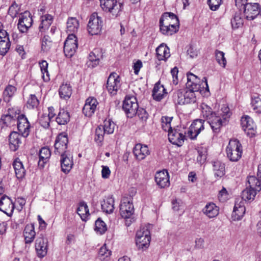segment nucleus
Listing matches in <instances>:
<instances>
[{
    "mask_svg": "<svg viewBox=\"0 0 261 261\" xmlns=\"http://www.w3.org/2000/svg\"><path fill=\"white\" fill-rule=\"evenodd\" d=\"M231 115L229 108L226 105H223L221 110L215 112L207 120L213 130L218 133L221 127L226 124Z\"/></svg>",
    "mask_w": 261,
    "mask_h": 261,
    "instance_id": "obj_1",
    "label": "nucleus"
},
{
    "mask_svg": "<svg viewBox=\"0 0 261 261\" xmlns=\"http://www.w3.org/2000/svg\"><path fill=\"white\" fill-rule=\"evenodd\" d=\"M119 207L120 215L125 220L126 225L129 226L135 220L132 217L134 213L132 198L131 197H123Z\"/></svg>",
    "mask_w": 261,
    "mask_h": 261,
    "instance_id": "obj_2",
    "label": "nucleus"
},
{
    "mask_svg": "<svg viewBox=\"0 0 261 261\" xmlns=\"http://www.w3.org/2000/svg\"><path fill=\"white\" fill-rule=\"evenodd\" d=\"M227 158L231 162H237L241 158L243 149L241 143L237 139H231L226 148Z\"/></svg>",
    "mask_w": 261,
    "mask_h": 261,
    "instance_id": "obj_3",
    "label": "nucleus"
},
{
    "mask_svg": "<svg viewBox=\"0 0 261 261\" xmlns=\"http://www.w3.org/2000/svg\"><path fill=\"white\" fill-rule=\"evenodd\" d=\"M151 237L150 231L147 227H141L137 231L136 244L139 249L145 250L150 245Z\"/></svg>",
    "mask_w": 261,
    "mask_h": 261,
    "instance_id": "obj_4",
    "label": "nucleus"
},
{
    "mask_svg": "<svg viewBox=\"0 0 261 261\" xmlns=\"http://www.w3.org/2000/svg\"><path fill=\"white\" fill-rule=\"evenodd\" d=\"M138 108L136 97L134 95H127L123 100L122 109L127 117L133 118L136 116Z\"/></svg>",
    "mask_w": 261,
    "mask_h": 261,
    "instance_id": "obj_5",
    "label": "nucleus"
},
{
    "mask_svg": "<svg viewBox=\"0 0 261 261\" xmlns=\"http://www.w3.org/2000/svg\"><path fill=\"white\" fill-rule=\"evenodd\" d=\"M100 3L102 9L109 13L112 18L118 17L122 11V4H117L116 0H107Z\"/></svg>",
    "mask_w": 261,
    "mask_h": 261,
    "instance_id": "obj_6",
    "label": "nucleus"
},
{
    "mask_svg": "<svg viewBox=\"0 0 261 261\" xmlns=\"http://www.w3.org/2000/svg\"><path fill=\"white\" fill-rule=\"evenodd\" d=\"M102 26L101 18L97 13H93L90 16L88 23L87 29L89 33L91 35L98 34L101 30Z\"/></svg>",
    "mask_w": 261,
    "mask_h": 261,
    "instance_id": "obj_7",
    "label": "nucleus"
},
{
    "mask_svg": "<svg viewBox=\"0 0 261 261\" xmlns=\"http://www.w3.org/2000/svg\"><path fill=\"white\" fill-rule=\"evenodd\" d=\"M68 143L67 134L65 132H62L57 137L55 146V153L56 154H61L69 152L67 150Z\"/></svg>",
    "mask_w": 261,
    "mask_h": 261,
    "instance_id": "obj_8",
    "label": "nucleus"
},
{
    "mask_svg": "<svg viewBox=\"0 0 261 261\" xmlns=\"http://www.w3.org/2000/svg\"><path fill=\"white\" fill-rule=\"evenodd\" d=\"M77 40L74 34H69L64 42V52L66 57H71L77 48Z\"/></svg>",
    "mask_w": 261,
    "mask_h": 261,
    "instance_id": "obj_9",
    "label": "nucleus"
},
{
    "mask_svg": "<svg viewBox=\"0 0 261 261\" xmlns=\"http://www.w3.org/2000/svg\"><path fill=\"white\" fill-rule=\"evenodd\" d=\"M107 89L112 95H116L120 88L119 76L115 72L111 73L107 80Z\"/></svg>",
    "mask_w": 261,
    "mask_h": 261,
    "instance_id": "obj_10",
    "label": "nucleus"
},
{
    "mask_svg": "<svg viewBox=\"0 0 261 261\" xmlns=\"http://www.w3.org/2000/svg\"><path fill=\"white\" fill-rule=\"evenodd\" d=\"M241 124L243 129L249 137L255 135L256 126L252 119L248 115H245L241 118Z\"/></svg>",
    "mask_w": 261,
    "mask_h": 261,
    "instance_id": "obj_11",
    "label": "nucleus"
},
{
    "mask_svg": "<svg viewBox=\"0 0 261 261\" xmlns=\"http://www.w3.org/2000/svg\"><path fill=\"white\" fill-rule=\"evenodd\" d=\"M17 128L22 136L27 137L30 134V124L28 119L23 114H20L19 111L17 116L16 121Z\"/></svg>",
    "mask_w": 261,
    "mask_h": 261,
    "instance_id": "obj_12",
    "label": "nucleus"
},
{
    "mask_svg": "<svg viewBox=\"0 0 261 261\" xmlns=\"http://www.w3.org/2000/svg\"><path fill=\"white\" fill-rule=\"evenodd\" d=\"M33 19L31 14L28 11H25L20 14L17 24V27L21 33L27 32L28 29L32 26Z\"/></svg>",
    "mask_w": 261,
    "mask_h": 261,
    "instance_id": "obj_13",
    "label": "nucleus"
},
{
    "mask_svg": "<svg viewBox=\"0 0 261 261\" xmlns=\"http://www.w3.org/2000/svg\"><path fill=\"white\" fill-rule=\"evenodd\" d=\"M242 6H244V14L248 20L254 19L259 13V4L258 3H245Z\"/></svg>",
    "mask_w": 261,
    "mask_h": 261,
    "instance_id": "obj_14",
    "label": "nucleus"
},
{
    "mask_svg": "<svg viewBox=\"0 0 261 261\" xmlns=\"http://www.w3.org/2000/svg\"><path fill=\"white\" fill-rule=\"evenodd\" d=\"M204 121L201 119L195 120L188 130V136L191 139H196L201 131L204 129Z\"/></svg>",
    "mask_w": 261,
    "mask_h": 261,
    "instance_id": "obj_15",
    "label": "nucleus"
},
{
    "mask_svg": "<svg viewBox=\"0 0 261 261\" xmlns=\"http://www.w3.org/2000/svg\"><path fill=\"white\" fill-rule=\"evenodd\" d=\"M17 115L18 113L16 110H14L13 109H9L8 113L2 115L1 117L0 123L2 127L14 125L16 121Z\"/></svg>",
    "mask_w": 261,
    "mask_h": 261,
    "instance_id": "obj_16",
    "label": "nucleus"
},
{
    "mask_svg": "<svg viewBox=\"0 0 261 261\" xmlns=\"http://www.w3.org/2000/svg\"><path fill=\"white\" fill-rule=\"evenodd\" d=\"M35 249L37 256L40 258L44 257L47 252V240L42 236L37 238L35 242Z\"/></svg>",
    "mask_w": 261,
    "mask_h": 261,
    "instance_id": "obj_17",
    "label": "nucleus"
},
{
    "mask_svg": "<svg viewBox=\"0 0 261 261\" xmlns=\"http://www.w3.org/2000/svg\"><path fill=\"white\" fill-rule=\"evenodd\" d=\"M160 24H164L169 26H175L179 28V21L177 16L171 12H165L160 19Z\"/></svg>",
    "mask_w": 261,
    "mask_h": 261,
    "instance_id": "obj_18",
    "label": "nucleus"
},
{
    "mask_svg": "<svg viewBox=\"0 0 261 261\" xmlns=\"http://www.w3.org/2000/svg\"><path fill=\"white\" fill-rule=\"evenodd\" d=\"M14 209V204L12 200L7 196L3 195L0 200V211L10 216Z\"/></svg>",
    "mask_w": 261,
    "mask_h": 261,
    "instance_id": "obj_19",
    "label": "nucleus"
},
{
    "mask_svg": "<svg viewBox=\"0 0 261 261\" xmlns=\"http://www.w3.org/2000/svg\"><path fill=\"white\" fill-rule=\"evenodd\" d=\"M98 102L94 97L88 98L83 108V112L87 117H91L95 112Z\"/></svg>",
    "mask_w": 261,
    "mask_h": 261,
    "instance_id": "obj_20",
    "label": "nucleus"
},
{
    "mask_svg": "<svg viewBox=\"0 0 261 261\" xmlns=\"http://www.w3.org/2000/svg\"><path fill=\"white\" fill-rule=\"evenodd\" d=\"M185 136L176 129H171L168 133L169 141L173 144L181 146L184 143Z\"/></svg>",
    "mask_w": 261,
    "mask_h": 261,
    "instance_id": "obj_21",
    "label": "nucleus"
},
{
    "mask_svg": "<svg viewBox=\"0 0 261 261\" xmlns=\"http://www.w3.org/2000/svg\"><path fill=\"white\" fill-rule=\"evenodd\" d=\"M156 184L161 188L167 187L170 185L168 173L166 170L159 171L155 175Z\"/></svg>",
    "mask_w": 261,
    "mask_h": 261,
    "instance_id": "obj_22",
    "label": "nucleus"
},
{
    "mask_svg": "<svg viewBox=\"0 0 261 261\" xmlns=\"http://www.w3.org/2000/svg\"><path fill=\"white\" fill-rule=\"evenodd\" d=\"M61 155V166L62 171L65 173H68L71 169L73 165L72 157L69 152L60 154Z\"/></svg>",
    "mask_w": 261,
    "mask_h": 261,
    "instance_id": "obj_23",
    "label": "nucleus"
},
{
    "mask_svg": "<svg viewBox=\"0 0 261 261\" xmlns=\"http://www.w3.org/2000/svg\"><path fill=\"white\" fill-rule=\"evenodd\" d=\"M167 94L166 89L160 82H158L154 86L152 96L153 99L156 101H160L163 99Z\"/></svg>",
    "mask_w": 261,
    "mask_h": 261,
    "instance_id": "obj_24",
    "label": "nucleus"
},
{
    "mask_svg": "<svg viewBox=\"0 0 261 261\" xmlns=\"http://www.w3.org/2000/svg\"><path fill=\"white\" fill-rule=\"evenodd\" d=\"M133 153L137 160H142L150 154V151L147 145L139 143L134 147Z\"/></svg>",
    "mask_w": 261,
    "mask_h": 261,
    "instance_id": "obj_25",
    "label": "nucleus"
},
{
    "mask_svg": "<svg viewBox=\"0 0 261 261\" xmlns=\"http://www.w3.org/2000/svg\"><path fill=\"white\" fill-rule=\"evenodd\" d=\"M245 213V207L243 201H240L239 203L236 202L232 213V218L234 221L241 220L244 216Z\"/></svg>",
    "mask_w": 261,
    "mask_h": 261,
    "instance_id": "obj_26",
    "label": "nucleus"
},
{
    "mask_svg": "<svg viewBox=\"0 0 261 261\" xmlns=\"http://www.w3.org/2000/svg\"><path fill=\"white\" fill-rule=\"evenodd\" d=\"M21 137L16 132H12L9 135V142L10 148L11 150L15 151L18 149L21 144Z\"/></svg>",
    "mask_w": 261,
    "mask_h": 261,
    "instance_id": "obj_27",
    "label": "nucleus"
},
{
    "mask_svg": "<svg viewBox=\"0 0 261 261\" xmlns=\"http://www.w3.org/2000/svg\"><path fill=\"white\" fill-rule=\"evenodd\" d=\"M114 198L112 195L106 197L101 202V209L107 214H111L114 210Z\"/></svg>",
    "mask_w": 261,
    "mask_h": 261,
    "instance_id": "obj_28",
    "label": "nucleus"
},
{
    "mask_svg": "<svg viewBox=\"0 0 261 261\" xmlns=\"http://www.w3.org/2000/svg\"><path fill=\"white\" fill-rule=\"evenodd\" d=\"M219 208L214 203L210 202L206 204L202 212L210 218L216 217L219 214Z\"/></svg>",
    "mask_w": 261,
    "mask_h": 261,
    "instance_id": "obj_29",
    "label": "nucleus"
},
{
    "mask_svg": "<svg viewBox=\"0 0 261 261\" xmlns=\"http://www.w3.org/2000/svg\"><path fill=\"white\" fill-rule=\"evenodd\" d=\"M194 86V88L190 87V88H188L186 87L184 89L186 104L194 103L196 101L195 92H198L200 89H198L196 85Z\"/></svg>",
    "mask_w": 261,
    "mask_h": 261,
    "instance_id": "obj_30",
    "label": "nucleus"
},
{
    "mask_svg": "<svg viewBox=\"0 0 261 261\" xmlns=\"http://www.w3.org/2000/svg\"><path fill=\"white\" fill-rule=\"evenodd\" d=\"M23 235L26 244L31 243L33 241L36 235L34 224H30L25 226Z\"/></svg>",
    "mask_w": 261,
    "mask_h": 261,
    "instance_id": "obj_31",
    "label": "nucleus"
},
{
    "mask_svg": "<svg viewBox=\"0 0 261 261\" xmlns=\"http://www.w3.org/2000/svg\"><path fill=\"white\" fill-rule=\"evenodd\" d=\"M51 152L48 147H42L39 151L38 166L44 167V165L48 161Z\"/></svg>",
    "mask_w": 261,
    "mask_h": 261,
    "instance_id": "obj_32",
    "label": "nucleus"
},
{
    "mask_svg": "<svg viewBox=\"0 0 261 261\" xmlns=\"http://www.w3.org/2000/svg\"><path fill=\"white\" fill-rule=\"evenodd\" d=\"M156 54L160 61H165L170 56L169 48L164 44H161L156 48Z\"/></svg>",
    "mask_w": 261,
    "mask_h": 261,
    "instance_id": "obj_33",
    "label": "nucleus"
},
{
    "mask_svg": "<svg viewBox=\"0 0 261 261\" xmlns=\"http://www.w3.org/2000/svg\"><path fill=\"white\" fill-rule=\"evenodd\" d=\"M15 175L18 179H22L25 174V170L22 163L19 159H16L13 163Z\"/></svg>",
    "mask_w": 261,
    "mask_h": 261,
    "instance_id": "obj_34",
    "label": "nucleus"
},
{
    "mask_svg": "<svg viewBox=\"0 0 261 261\" xmlns=\"http://www.w3.org/2000/svg\"><path fill=\"white\" fill-rule=\"evenodd\" d=\"M11 46V42L8 36H0V55H5Z\"/></svg>",
    "mask_w": 261,
    "mask_h": 261,
    "instance_id": "obj_35",
    "label": "nucleus"
},
{
    "mask_svg": "<svg viewBox=\"0 0 261 261\" xmlns=\"http://www.w3.org/2000/svg\"><path fill=\"white\" fill-rule=\"evenodd\" d=\"M53 17L50 14H46L41 17V23L39 29L40 32H44L47 30L53 22Z\"/></svg>",
    "mask_w": 261,
    "mask_h": 261,
    "instance_id": "obj_36",
    "label": "nucleus"
},
{
    "mask_svg": "<svg viewBox=\"0 0 261 261\" xmlns=\"http://www.w3.org/2000/svg\"><path fill=\"white\" fill-rule=\"evenodd\" d=\"M213 166L215 177H221L224 175L225 165L221 161H214L213 162Z\"/></svg>",
    "mask_w": 261,
    "mask_h": 261,
    "instance_id": "obj_37",
    "label": "nucleus"
},
{
    "mask_svg": "<svg viewBox=\"0 0 261 261\" xmlns=\"http://www.w3.org/2000/svg\"><path fill=\"white\" fill-rule=\"evenodd\" d=\"M57 122L59 125H65L70 120L69 113L64 109H61L56 118Z\"/></svg>",
    "mask_w": 261,
    "mask_h": 261,
    "instance_id": "obj_38",
    "label": "nucleus"
},
{
    "mask_svg": "<svg viewBox=\"0 0 261 261\" xmlns=\"http://www.w3.org/2000/svg\"><path fill=\"white\" fill-rule=\"evenodd\" d=\"M173 100L175 105L186 104L184 89H179L174 92L173 95Z\"/></svg>",
    "mask_w": 261,
    "mask_h": 261,
    "instance_id": "obj_39",
    "label": "nucleus"
},
{
    "mask_svg": "<svg viewBox=\"0 0 261 261\" xmlns=\"http://www.w3.org/2000/svg\"><path fill=\"white\" fill-rule=\"evenodd\" d=\"M102 58V54H101V49L99 48H96L90 53L89 56V60L90 62L93 63V65L92 66L94 67L99 64V61Z\"/></svg>",
    "mask_w": 261,
    "mask_h": 261,
    "instance_id": "obj_40",
    "label": "nucleus"
},
{
    "mask_svg": "<svg viewBox=\"0 0 261 261\" xmlns=\"http://www.w3.org/2000/svg\"><path fill=\"white\" fill-rule=\"evenodd\" d=\"M72 91V88L69 84H63L60 87L59 94L61 98L67 99L71 95Z\"/></svg>",
    "mask_w": 261,
    "mask_h": 261,
    "instance_id": "obj_41",
    "label": "nucleus"
},
{
    "mask_svg": "<svg viewBox=\"0 0 261 261\" xmlns=\"http://www.w3.org/2000/svg\"><path fill=\"white\" fill-rule=\"evenodd\" d=\"M79 27V22L74 17L69 18L67 21V32L74 34L76 32Z\"/></svg>",
    "mask_w": 261,
    "mask_h": 261,
    "instance_id": "obj_42",
    "label": "nucleus"
},
{
    "mask_svg": "<svg viewBox=\"0 0 261 261\" xmlns=\"http://www.w3.org/2000/svg\"><path fill=\"white\" fill-rule=\"evenodd\" d=\"M200 79L197 76L192 73H187V82L186 83L187 88H190V87L194 88L196 85L197 86L199 89H200V85L199 83Z\"/></svg>",
    "mask_w": 261,
    "mask_h": 261,
    "instance_id": "obj_43",
    "label": "nucleus"
},
{
    "mask_svg": "<svg viewBox=\"0 0 261 261\" xmlns=\"http://www.w3.org/2000/svg\"><path fill=\"white\" fill-rule=\"evenodd\" d=\"M77 213L82 220L86 221L87 216L89 215L88 207L86 202L82 201L79 203Z\"/></svg>",
    "mask_w": 261,
    "mask_h": 261,
    "instance_id": "obj_44",
    "label": "nucleus"
},
{
    "mask_svg": "<svg viewBox=\"0 0 261 261\" xmlns=\"http://www.w3.org/2000/svg\"><path fill=\"white\" fill-rule=\"evenodd\" d=\"M160 30L164 35L170 36L178 31L179 28L175 26H170L164 24H160Z\"/></svg>",
    "mask_w": 261,
    "mask_h": 261,
    "instance_id": "obj_45",
    "label": "nucleus"
},
{
    "mask_svg": "<svg viewBox=\"0 0 261 261\" xmlns=\"http://www.w3.org/2000/svg\"><path fill=\"white\" fill-rule=\"evenodd\" d=\"M247 181L250 189L256 191H259L260 190L261 182L259 178H257L254 176H249L248 177Z\"/></svg>",
    "mask_w": 261,
    "mask_h": 261,
    "instance_id": "obj_46",
    "label": "nucleus"
},
{
    "mask_svg": "<svg viewBox=\"0 0 261 261\" xmlns=\"http://www.w3.org/2000/svg\"><path fill=\"white\" fill-rule=\"evenodd\" d=\"M16 88L12 85L7 86L3 92L4 100L6 102H9L16 93Z\"/></svg>",
    "mask_w": 261,
    "mask_h": 261,
    "instance_id": "obj_47",
    "label": "nucleus"
},
{
    "mask_svg": "<svg viewBox=\"0 0 261 261\" xmlns=\"http://www.w3.org/2000/svg\"><path fill=\"white\" fill-rule=\"evenodd\" d=\"M256 191L247 187L244 190L241 194L242 198L244 201H250L254 199Z\"/></svg>",
    "mask_w": 261,
    "mask_h": 261,
    "instance_id": "obj_48",
    "label": "nucleus"
},
{
    "mask_svg": "<svg viewBox=\"0 0 261 261\" xmlns=\"http://www.w3.org/2000/svg\"><path fill=\"white\" fill-rule=\"evenodd\" d=\"M198 156L197 161L200 164H203L207 158V148L205 147L200 146L197 148Z\"/></svg>",
    "mask_w": 261,
    "mask_h": 261,
    "instance_id": "obj_49",
    "label": "nucleus"
},
{
    "mask_svg": "<svg viewBox=\"0 0 261 261\" xmlns=\"http://www.w3.org/2000/svg\"><path fill=\"white\" fill-rule=\"evenodd\" d=\"M231 23L232 27L234 29H238L243 24V19L242 14L240 12L236 13L231 19Z\"/></svg>",
    "mask_w": 261,
    "mask_h": 261,
    "instance_id": "obj_50",
    "label": "nucleus"
},
{
    "mask_svg": "<svg viewBox=\"0 0 261 261\" xmlns=\"http://www.w3.org/2000/svg\"><path fill=\"white\" fill-rule=\"evenodd\" d=\"M215 58L219 65L223 68H225L227 61L225 58V53L219 50H216L215 52Z\"/></svg>",
    "mask_w": 261,
    "mask_h": 261,
    "instance_id": "obj_51",
    "label": "nucleus"
},
{
    "mask_svg": "<svg viewBox=\"0 0 261 261\" xmlns=\"http://www.w3.org/2000/svg\"><path fill=\"white\" fill-rule=\"evenodd\" d=\"M111 255V251L104 244L100 248L98 252V257L101 260H107Z\"/></svg>",
    "mask_w": 261,
    "mask_h": 261,
    "instance_id": "obj_52",
    "label": "nucleus"
},
{
    "mask_svg": "<svg viewBox=\"0 0 261 261\" xmlns=\"http://www.w3.org/2000/svg\"><path fill=\"white\" fill-rule=\"evenodd\" d=\"M94 230L100 234H103L107 230L106 224L100 218L95 221Z\"/></svg>",
    "mask_w": 261,
    "mask_h": 261,
    "instance_id": "obj_53",
    "label": "nucleus"
},
{
    "mask_svg": "<svg viewBox=\"0 0 261 261\" xmlns=\"http://www.w3.org/2000/svg\"><path fill=\"white\" fill-rule=\"evenodd\" d=\"M103 130L106 132L107 134H111L114 133L115 124L114 122L111 121V120H106L103 122V125H101Z\"/></svg>",
    "mask_w": 261,
    "mask_h": 261,
    "instance_id": "obj_54",
    "label": "nucleus"
},
{
    "mask_svg": "<svg viewBox=\"0 0 261 261\" xmlns=\"http://www.w3.org/2000/svg\"><path fill=\"white\" fill-rule=\"evenodd\" d=\"M106 132L103 130L101 126H98L95 130V141L99 145L101 144L103 140L104 135Z\"/></svg>",
    "mask_w": 261,
    "mask_h": 261,
    "instance_id": "obj_55",
    "label": "nucleus"
},
{
    "mask_svg": "<svg viewBox=\"0 0 261 261\" xmlns=\"http://www.w3.org/2000/svg\"><path fill=\"white\" fill-rule=\"evenodd\" d=\"M53 45L50 38L48 36H44L42 39L41 49L44 52L49 51Z\"/></svg>",
    "mask_w": 261,
    "mask_h": 261,
    "instance_id": "obj_56",
    "label": "nucleus"
},
{
    "mask_svg": "<svg viewBox=\"0 0 261 261\" xmlns=\"http://www.w3.org/2000/svg\"><path fill=\"white\" fill-rule=\"evenodd\" d=\"M41 71L42 74V78L44 81H48L49 80V76L48 71L47 70L48 68V63L46 61H42L41 62L39 63Z\"/></svg>",
    "mask_w": 261,
    "mask_h": 261,
    "instance_id": "obj_57",
    "label": "nucleus"
},
{
    "mask_svg": "<svg viewBox=\"0 0 261 261\" xmlns=\"http://www.w3.org/2000/svg\"><path fill=\"white\" fill-rule=\"evenodd\" d=\"M172 119V117L167 116H163L162 117V127L165 132H168L169 133V131L172 129L171 126V122Z\"/></svg>",
    "mask_w": 261,
    "mask_h": 261,
    "instance_id": "obj_58",
    "label": "nucleus"
},
{
    "mask_svg": "<svg viewBox=\"0 0 261 261\" xmlns=\"http://www.w3.org/2000/svg\"><path fill=\"white\" fill-rule=\"evenodd\" d=\"M201 114L207 120L215 112H213L210 107L205 103L201 105Z\"/></svg>",
    "mask_w": 261,
    "mask_h": 261,
    "instance_id": "obj_59",
    "label": "nucleus"
},
{
    "mask_svg": "<svg viewBox=\"0 0 261 261\" xmlns=\"http://www.w3.org/2000/svg\"><path fill=\"white\" fill-rule=\"evenodd\" d=\"M39 103V100L35 95L31 94L27 101V106L30 109L37 108Z\"/></svg>",
    "mask_w": 261,
    "mask_h": 261,
    "instance_id": "obj_60",
    "label": "nucleus"
},
{
    "mask_svg": "<svg viewBox=\"0 0 261 261\" xmlns=\"http://www.w3.org/2000/svg\"><path fill=\"white\" fill-rule=\"evenodd\" d=\"M251 104L255 113L258 114L261 113V99L258 97L252 98Z\"/></svg>",
    "mask_w": 261,
    "mask_h": 261,
    "instance_id": "obj_61",
    "label": "nucleus"
},
{
    "mask_svg": "<svg viewBox=\"0 0 261 261\" xmlns=\"http://www.w3.org/2000/svg\"><path fill=\"white\" fill-rule=\"evenodd\" d=\"M51 119L46 114H42L38 118L39 124L44 128H48L49 126V123Z\"/></svg>",
    "mask_w": 261,
    "mask_h": 261,
    "instance_id": "obj_62",
    "label": "nucleus"
},
{
    "mask_svg": "<svg viewBox=\"0 0 261 261\" xmlns=\"http://www.w3.org/2000/svg\"><path fill=\"white\" fill-rule=\"evenodd\" d=\"M19 9L18 5L14 2L9 8L8 13L12 18H14L18 13Z\"/></svg>",
    "mask_w": 261,
    "mask_h": 261,
    "instance_id": "obj_63",
    "label": "nucleus"
},
{
    "mask_svg": "<svg viewBox=\"0 0 261 261\" xmlns=\"http://www.w3.org/2000/svg\"><path fill=\"white\" fill-rule=\"evenodd\" d=\"M139 118L142 121H145L148 117V114L146 110L143 108L139 109L137 110V114Z\"/></svg>",
    "mask_w": 261,
    "mask_h": 261,
    "instance_id": "obj_64",
    "label": "nucleus"
}]
</instances>
